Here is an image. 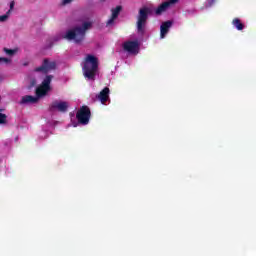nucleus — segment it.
<instances>
[{
    "instance_id": "f257e3e1",
    "label": "nucleus",
    "mask_w": 256,
    "mask_h": 256,
    "mask_svg": "<svg viewBox=\"0 0 256 256\" xmlns=\"http://www.w3.org/2000/svg\"><path fill=\"white\" fill-rule=\"evenodd\" d=\"M179 0H169L160 4L156 9L149 6H143L139 9L136 21V29L138 35H145V27H147V21L150 15H163L171 5H175Z\"/></svg>"
},
{
    "instance_id": "f03ea898",
    "label": "nucleus",
    "mask_w": 256,
    "mask_h": 256,
    "mask_svg": "<svg viewBox=\"0 0 256 256\" xmlns=\"http://www.w3.org/2000/svg\"><path fill=\"white\" fill-rule=\"evenodd\" d=\"M82 73L87 81H95L99 73V58L88 54L82 62Z\"/></svg>"
},
{
    "instance_id": "7ed1b4c3",
    "label": "nucleus",
    "mask_w": 256,
    "mask_h": 256,
    "mask_svg": "<svg viewBox=\"0 0 256 256\" xmlns=\"http://www.w3.org/2000/svg\"><path fill=\"white\" fill-rule=\"evenodd\" d=\"M91 22H84L81 26H76L71 30H68L65 38L68 39V41L75 40V43H81L83 39H85V34L87 33L88 29H91Z\"/></svg>"
},
{
    "instance_id": "20e7f679",
    "label": "nucleus",
    "mask_w": 256,
    "mask_h": 256,
    "mask_svg": "<svg viewBox=\"0 0 256 256\" xmlns=\"http://www.w3.org/2000/svg\"><path fill=\"white\" fill-rule=\"evenodd\" d=\"M51 81H53V75H47L41 85L36 88V97H38V100L40 97H45L51 91Z\"/></svg>"
},
{
    "instance_id": "39448f33",
    "label": "nucleus",
    "mask_w": 256,
    "mask_h": 256,
    "mask_svg": "<svg viewBox=\"0 0 256 256\" xmlns=\"http://www.w3.org/2000/svg\"><path fill=\"white\" fill-rule=\"evenodd\" d=\"M57 69V62L49 60V58H46L43 60L42 65L39 67H36L34 69L35 73H44V75H47L49 71H55Z\"/></svg>"
},
{
    "instance_id": "423d86ee",
    "label": "nucleus",
    "mask_w": 256,
    "mask_h": 256,
    "mask_svg": "<svg viewBox=\"0 0 256 256\" xmlns=\"http://www.w3.org/2000/svg\"><path fill=\"white\" fill-rule=\"evenodd\" d=\"M76 119L81 125H88L91 119V109L88 106H82L76 113Z\"/></svg>"
},
{
    "instance_id": "0eeeda50",
    "label": "nucleus",
    "mask_w": 256,
    "mask_h": 256,
    "mask_svg": "<svg viewBox=\"0 0 256 256\" xmlns=\"http://www.w3.org/2000/svg\"><path fill=\"white\" fill-rule=\"evenodd\" d=\"M49 111H58L59 113H67L69 111V102L67 101H53L49 106Z\"/></svg>"
},
{
    "instance_id": "6e6552de",
    "label": "nucleus",
    "mask_w": 256,
    "mask_h": 256,
    "mask_svg": "<svg viewBox=\"0 0 256 256\" xmlns=\"http://www.w3.org/2000/svg\"><path fill=\"white\" fill-rule=\"evenodd\" d=\"M124 51L131 53L132 55H137L139 53V42L135 41H126L122 44Z\"/></svg>"
},
{
    "instance_id": "1a4fd4ad",
    "label": "nucleus",
    "mask_w": 256,
    "mask_h": 256,
    "mask_svg": "<svg viewBox=\"0 0 256 256\" xmlns=\"http://www.w3.org/2000/svg\"><path fill=\"white\" fill-rule=\"evenodd\" d=\"M121 9H123V7L116 6V8L111 10L112 15H111V18L106 22V27H111V25L115 23V19L119 17V14L121 13Z\"/></svg>"
},
{
    "instance_id": "9d476101",
    "label": "nucleus",
    "mask_w": 256,
    "mask_h": 256,
    "mask_svg": "<svg viewBox=\"0 0 256 256\" xmlns=\"http://www.w3.org/2000/svg\"><path fill=\"white\" fill-rule=\"evenodd\" d=\"M173 27V21L168 20L161 24L160 26V37L161 39H165V35L169 33V28Z\"/></svg>"
},
{
    "instance_id": "9b49d317",
    "label": "nucleus",
    "mask_w": 256,
    "mask_h": 256,
    "mask_svg": "<svg viewBox=\"0 0 256 256\" xmlns=\"http://www.w3.org/2000/svg\"><path fill=\"white\" fill-rule=\"evenodd\" d=\"M39 102V97L37 96H32V95H25L21 98V101L19 102V105H29L38 103Z\"/></svg>"
},
{
    "instance_id": "f8f14e48",
    "label": "nucleus",
    "mask_w": 256,
    "mask_h": 256,
    "mask_svg": "<svg viewBox=\"0 0 256 256\" xmlns=\"http://www.w3.org/2000/svg\"><path fill=\"white\" fill-rule=\"evenodd\" d=\"M109 87H105L100 93L96 96V99L102 103V105H105L106 101H109Z\"/></svg>"
},
{
    "instance_id": "ddd939ff",
    "label": "nucleus",
    "mask_w": 256,
    "mask_h": 256,
    "mask_svg": "<svg viewBox=\"0 0 256 256\" xmlns=\"http://www.w3.org/2000/svg\"><path fill=\"white\" fill-rule=\"evenodd\" d=\"M232 25L238 30V31H243L245 29V24L241 22V19L239 18H234L232 21Z\"/></svg>"
},
{
    "instance_id": "4468645a",
    "label": "nucleus",
    "mask_w": 256,
    "mask_h": 256,
    "mask_svg": "<svg viewBox=\"0 0 256 256\" xmlns=\"http://www.w3.org/2000/svg\"><path fill=\"white\" fill-rule=\"evenodd\" d=\"M0 101H1V96H0ZM3 111H5V109L0 108V125L7 124V115L3 114Z\"/></svg>"
},
{
    "instance_id": "2eb2a0df",
    "label": "nucleus",
    "mask_w": 256,
    "mask_h": 256,
    "mask_svg": "<svg viewBox=\"0 0 256 256\" xmlns=\"http://www.w3.org/2000/svg\"><path fill=\"white\" fill-rule=\"evenodd\" d=\"M9 15H11V10H8L6 14L0 16V23H5V21L9 19Z\"/></svg>"
},
{
    "instance_id": "dca6fc26",
    "label": "nucleus",
    "mask_w": 256,
    "mask_h": 256,
    "mask_svg": "<svg viewBox=\"0 0 256 256\" xmlns=\"http://www.w3.org/2000/svg\"><path fill=\"white\" fill-rule=\"evenodd\" d=\"M1 63H5L7 65L8 63H11V59L5 58V57H0V64Z\"/></svg>"
},
{
    "instance_id": "f3484780",
    "label": "nucleus",
    "mask_w": 256,
    "mask_h": 256,
    "mask_svg": "<svg viewBox=\"0 0 256 256\" xmlns=\"http://www.w3.org/2000/svg\"><path fill=\"white\" fill-rule=\"evenodd\" d=\"M4 51L6 52L7 55H15V50L13 49L4 48Z\"/></svg>"
},
{
    "instance_id": "a211bd4d",
    "label": "nucleus",
    "mask_w": 256,
    "mask_h": 256,
    "mask_svg": "<svg viewBox=\"0 0 256 256\" xmlns=\"http://www.w3.org/2000/svg\"><path fill=\"white\" fill-rule=\"evenodd\" d=\"M14 7H15V1H12L10 3V9H9L10 13H11V11H13Z\"/></svg>"
},
{
    "instance_id": "6ab92c4d",
    "label": "nucleus",
    "mask_w": 256,
    "mask_h": 256,
    "mask_svg": "<svg viewBox=\"0 0 256 256\" xmlns=\"http://www.w3.org/2000/svg\"><path fill=\"white\" fill-rule=\"evenodd\" d=\"M31 87H35L37 85V80L32 79L30 82Z\"/></svg>"
},
{
    "instance_id": "aec40b11",
    "label": "nucleus",
    "mask_w": 256,
    "mask_h": 256,
    "mask_svg": "<svg viewBox=\"0 0 256 256\" xmlns=\"http://www.w3.org/2000/svg\"><path fill=\"white\" fill-rule=\"evenodd\" d=\"M73 0H63V5H68V3H71Z\"/></svg>"
},
{
    "instance_id": "412c9836",
    "label": "nucleus",
    "mask_w": 256,
    "mask_h": 256,
    "mask_svg": "<svg viewBox=\"0 0 256 256\" xmlns=\"http://www.w3.org/2000/svg\"><path fill=\"white\" fill-rule=\"evenodd\" d=\"M213 3H215V0H211V3H210V5H213Z\"/></svg>"
},
{
    "instance_id": "4be33fe9",
    "label": "nucleus",
    "mask_w": 256,
    "mask_h": 256,
    "mask_svg": "<svg viewBox=\"0 0 256 256\" xmlns=\"http://www.w3.org/2000/svg\"><path fill=\"white\" fill-rule=\"evenodd\" d=\"M102 3L105 2V0H100Z\"/></svg>"
},
{
    "instance_id": "5701e85b",
    "label": "nucleus",
    "mask_w": 256,
    "mask_h": 256,
    "mask_svg": "<svg viewBox=\"0 0 256 256\" xmlns=\"http://www.w3.org/2000/svg\"><path fill=\"white\" fill-rule=\"evenodd\" d=\"M0 81H1V77H0Z\"/></svg>"
}]
</instances>
